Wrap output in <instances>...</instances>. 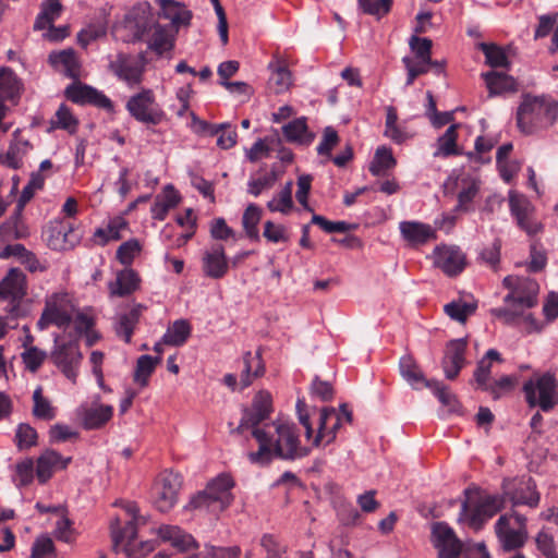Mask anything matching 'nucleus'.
Wrapping results in <instances>:
<instances>
[{
  "label": "nucleus",
  "instance_id": "1",
  "mask_svg": "<svg viewBox=\"0 0 558 558\" xmlns=\"http://www.w3.org/2000/svg\"><path fill=\"white\" fill-rule=\"evenodd\" d=\"M271 403L269 392L256 393L251 408L244 410L238 427L239 433L251 430L257 440L259 448L250 452L248 459L260 465L269 463L275 457L286 460L306 457L313 448L329 445L336 439L337 430L341 426V415L348 423L352 421V413L345 404L340 407L339 412L333 408H323L313 421L308 414H302L299 403L300 422L306 438V442L302 445L293 423L283 420L266 422L272 411Z\"/></svg>",
  "mask_w": 558,
  "mask_h": 558
},
{
  "label": "nucleus",
  "instance_id": "2",
  "mask_svg": "<svg viewBox=\"0 0 558 558\" xmlns=\"http://www.w3.org/2000/svg\"><path fill=\"white\" fill-rule=\"evenodd\" d=\"M502 283L510 290L504 299L508 306L494 308L492 314L508 325L514 324L521 318L520 323L527 333L542 331L544 323L536 319L532 314H524L525 310L537 305L539 293L537 281L525 277L508 276Z\"/></svg>",
  "mask_w": 558,
  "mask_h": 558
},
{
  "label": "nucleus",
  "instance_id": "3",
  "mask_svg": "<svg viewBox=\"0 0 558 558\" xmlns=\"http://www.w3.org/2000/svg\"><path fill=\"white\" fill-rule=\"evenodd\" d=\"M558 117V102L546 96L524 95L517 111V125L524 134L551 126Z\"/></svg>",
  "mask_w": 558,
  "mask_h": 558
},
{
  "label": "nucleus",
  "instance_id": "4",
  "mask_svg": "<svg viewBox=\"0 0 558 558\" xmlns=\"http://www.w3.org/2000/svg\"><path fill=\"white\" fill-rule=\"evenodd\" d=\"M233 487V478L229 474H220L191 499L189 507L218 514L233 502L234 496L231 492Z\"/></svg>",
  "mask_w": 558,
  "mask_h": 558
},
{
  "label": "nucleus",
  "instance_id": "5",
  "mask_svg": "<svg viewBox=\"0 0 558 558\" xmlns=\"http://www.w3.org/2000/svg\"><path fill=\"white\" fill-rule=\"evenodd\" d=\"M125 511L131 517V520L125 527L121 529L119 519L112 521L110 525L113 549L116 551L122 550L128 557L137 553L145 555L153 551L155 549V544L151 541L142 543L140 550L133 549V541L136 537V525L143 521V518L137 514V506L133 502H129L125 506Z\"/></svg>",
  "mask_w": 558,
  "mask_h": 558
},
{
  "label": "nucleus",
  "instance_id": "6",
  "mask_svg": "<svg viewBox=\"0 0 558 558\" xmlns=\"http://www.w3.org/2000/svg\"><path fill=\"white\" fill-rule=\"evenodd\" d=\"M523 391L532 408L539 407L542 411L549 412L558 405V380L549 372L534 375L524 383Z\"/></svg>",
  "mask_w": 558,
  "mask_h": 558
},
{
  "label": "nucleus",
  "instance_id": "7",
  "mask_svg": "<svg viewBox=\"0 0 558 558\" xmlns=\"http://www.w3.org/2000/svg\"><path fill=\"white\" fill-rule=\"evenodd\" d=\"M75 311L76 304L70 293L64 291L54 292L46 298L37 327L40 330L48 328L50 325L65 328L72 323Z\"/></svg>",
  "mask_w": 558,
  "mask_h": 558
},
{
  "label": "nucleus",
  "instance_id": "8",
  "mask_svg": "<svg viewBox=\"0 0 558 558\" xmlns=\"http://www.w3.org/2000/svg\"><path fill=\"white\" fill-rule=\"evenodd\" d=\"M508 199L510 213L522 231L531 238L543 232L544 227L535 217V208L524 195L510 191Z\"/></svg>",
  "mask_w": 558,
  "mask_h": 558
},
{
  "label": "nucleus",
  "instance_id": "9",
  "mask_svg": "<svg viewBox=\"0 0 558 558\" xmlns=\"http://www.w3.org/2000/svg\"><path fill=\"white\" fill-rule=\"evenodd\" d=\"M526 519L514 512L509 515H501L496 523L497 536L506 550L517 549L526 539Z\"/></svg>",
  "mask_w": 558,
  "mask_h": 558
},
{
  "label": "nucleus",
  "instance_id": "10",
  "mask_svg": "<svg viewBox=\"0 0 558 558\" xmlns=\"http://www.w3.org/2000/svg\"><path fill=\"white\" fill-rule=\"evenodd\" d=\"M126 109L135 120L146 124H159L165 117L151 89H143L132 96L126 102Z\"/></svg>",
  "mask_w": 558,
  "mask_h": 558
},
{
  "label": "nucleus",
  "instance_id": "11",
  "mask_svg": "<svg viewBox=\"0 0 558 558\" xmlns=\"http://www.w3.org/2000/svg\"><path fill=\"white\" fill-rule=\"evenodd\" d=\"M500 508V499L494 496L483 497L476 504L468 499L462 504L459 521L468 523L474 530H478L484 522L495 515Z\"/></svg>",
  "mask_w": 558,
  "mask_h": 558
},
{
  "label": "nucleus",
  "instance_id": "12",
  "mask_svg": "<svg viewBox=\"0 0 558 558\" xmlns=\"http://www.w3.org/2000/svg\"><path fill=\"white\" fill-rule=\"evenodd\" d=\"M181 485V476L172 471H163L158 476L153 487V496L159 511L167 512L173 508L178 501Z\"/></svg>",
  "mask_w": 558,
  "mask_h": 558
},
{
  "label": "nucleus",
  "instance_id": "13",
  "mask_svg": "<svg viewBox=\"0 0 558 558\" xmlns=\"http://www.w3.org/2000/svg\"><path fill=\"white\" fill-rule=\"evenodd\" d=\"M44 235L47 245L54 251L71 250L81 241V234L75 225L65 219L51 221Z\"/></svg>",
  "mask_w": 558,
  "mask_h": 558
},
{
  "label": "nucleus",
  "instance_id": "14",
  "mask_svg": "<svg viewBox=\"0 0 558 558\" xmlns=\"http://www.w3.org/2000/svg\"><path fill=\"white\" fill-rule=\"evenodd\" d=\"M434 266L448 277L460 275L466 267L465 253L456 245L441 244L433 252Z\"/></svg>",
  "mask_w": 558,
  "mask_h": 558
},
{
  "label": "nucleus",
  "instance_id": "15",
  "mask_svg": "<svg viewBox=\"0 0 558 558\" xmlns=\"http://www.w3.org/2000/svg\"><path fill=\"white\" fill-rule=\"evenodd\" d=\"M504 492L513 506L526 505L531 508L538 506L539 494L536 492V485L531 477L505 481Z\"/></svg>",
  "mask_w": 558,
  "mask_h": 558
},
{
  "label": "nucleus",
  "instance_id": "16",
  "mask_svg": "<svg viewBox=\"0 0 558 558\" xmlns=\"http://www.w3.org/2000/svg\"><path fill=\"white\" fill-rule=\"evenodd\" d=\"M53 363L64 374L66 378L76 381L77 368L83 355L80 351L77 341H71L59 345L52 353Z\"/></svg>",
  "mask_w": 558,
  "mask_h": 558
},
{
  "label": "nucleus",
  "instance_id": "17",
  "mask_svg": "<svg viewBox=\"0 0 558 558\" xmlns=\"http://www.w3.org/2000/svg\"><path fill=\"white\" fill-rule=\"evenodd\" d=\"M26 295V276L19 268H11L0 281V301H10L14 313Z\"/></svg>",
  "mask_w": 558,
  "mask_h": 558
},
{
  "label": "nucleus",
  "instance_id": "18",
  "mask_svg": "<svg viewBox=\"0 0 558 558\" xmlns=\"http://www.w3.org/2000/svg\"><path fill=\"white\" fill-rule=\"evenodd\" d=\"M432 536L440 558H459L462 551V543L448 524L444 522L435 523L432 527Z\"/></svg>",
  "mask_w": 558,
  "mask_h": 558
},
{
  "label": "nucleus",
  "instance_id": "19",
  "mask_svg": "<svg viewBox=\"0 0 558 558\" xmlns=\"http://www.w3.org/2000/svg\"><path fill=\"white\" fill-rule=\"evenodd\" d=\"M144 68L145 63L143 58L128 54H119L117 59L110 63L111 71L130 86L137 85L142 82Z\"/></svg>",
  "mask_w": 558,
  "mask_h": 558
},
{
  "label": "nucleus",
  "instance_id": "20",
  "mask_svg": "<svg viewBox=\"0 0 558 558\" xmlns=\"http://www.w3.org/2000/svg\"><path fill=\"white\" fill-rule=\"evenodd\" d=\"M72 461L71 457L64 458L53 449H46L36 461V477L39 483L48 482L54 472L64 470Z\"/></svg>",
  "mask_w": 558,
  "mask_h": 558
},
{
  "label": "nucleus",
  "instance_id": "21",
  "mask_svg": "<svg viewBox=\"0 0 558 558\" xmlns=\"http://www.w3.org/2000/svg\"><path fill=\"white\" fill-rule=\"evenodd\" d=\"M49 64L58 72L74 81L82 74V64L74 49L52 51L48 56Z\"/></svg>",
  "mask_w": 558,
  "mask_h": 558
},
{
  "label": "nucleus",
  "instance_id": "22",
  "mask_svg": "<svg viewBox=\"0 0 558 558\" xmlns=\"http://www.w3.org/2000/svg\"><path fill=\"white\" fill-rule=\"evenodd\" d=\"M202 269L205 276L213 279H220L227 275L229 264L222 245L215 244L204 253Z\"/></svg>",
  "mask_w": 558,
  "mask_h": 558
},
{
  "label": "nucleus",
  "instance_id": "23",
  "mask_svg": "<svg viewBox=\"0 0 558 558\" xmlns=\"http://www.w3.org/2000/svg\"><path fill=\"white\" fill-rule=\"evenodd\" d=\"M159 537L169 543L177 551L194 554L197 550V543L194 537L185 533L179 526L163 525L158 529Z\"/></svg>",
  "mask_w": 558,
  "mask_h": 558
},
{
  "label": "nucleus",
  "instance_id": "24",
  "mask_svg": "<svg viewBox=\"0 0 558 558\" xmlns=\"http://www.w3.org/2000/svg\"><path fill=\"white\" fill-rule=\"evenodd\" d=\"M129 230V221L123 215L110 217L105 227L97 228L92 236L95 245L105 246L111 241H119Z\"/></svg>",
  "mask_w": 558,
  "mask_h": 558
},
{
  "label": "nucleus",
  "instance_id": "25",
  "mask_svg": "<svg viewBox=\"0 0 558 558\" xmlns=\"http://www.w3.org/2000/svg\"><path fill=\"white\" fill-rule=\"evenodd\" d=\"M113 414L111 405L92 403L89 405H82L78 409L82 425L85 429H98L107 424Z\"/></svg>",
  "mask_w": 558,
  "mask_h": 558
},
{
  "label": "nucleus",
  "instance_id": "26",
  "mask_svg": "<svg viewBox=\"0 0 558 558\" xmlns=\"http://www.w3.org/2000/svg\"><path fill=\"white\" fill-rule=\"evenodd\" d=\"M24 92V85L15 72L8 66H0V100L16 106Z\"/></svg>",
  "mask_w": 558,
  "mask_h": 558
},
{
  "label": "nucleus",
  "instance_id": "27",
  "mask_svg": "<svg viewBox=\"0 0 558 558\" xmlns=\"http://www.w3.org/2000/svg\"><path fill=\"white\" fill-rule=\"evenodd\" d=\"M142 279L133 268L125 267L117 272L116 280L108 283L110 296H128L141 288Z\"/></svg>",
  "mask_w": 558,
  "mask_h": 558
},
{
  "label": "nucleus",
  "instance_id": "28",
  "mask_svg": "<svg viewBox=\"0 0 558 558\" xmlns=\"http://www.w3.org/2000/svg\"><path fill=\"white\" fill-rule=\"evenodd\" d=\"M466 342L462 339L451 341L446 349L442 368L448 379H454L465 362Z\"/></svg>",
  "mask_w": 558,
  "mask_h": 558
},
{
  "label": "nucleus",
  "instance_id": "29",
  "mask_svg": "<svg viewBox=\"0 0 558 558\" xmlns=\"http://www.w3.org/2000/svg\"><path fill=\"white\" fill-rule=\"evenodd\" d=\"M159 5L160 16L169 20L177 31L191 24L193 14L185 4L175 0H159Z\"/></svg>",
  "mask_w": 558,
  "mask_h": 558
},
{
  "label": "nucleus",
  "instance_id": "30",
  "mask_svg": "<svg viewBox=\"0 0 558 558\" xmlns=\"http://www.w3.org/2000/svg\"><path fill=\"white\" fill-rule=\"evenodd\" d=\"M181 197L173 185L168 184L162 189V192L155 198L151 206V217L156 220H165L169 210L179 205Z\"/></svg>",
  "mask_w": 558,
  "mask_h": 558
},
{
  "label": "nucleus",
  "instance_id": "31",
  "mask_svg": "<svg viewBox=\"0 0 558 558\" xmlns=\"http://www.w3.org/2000/svg\"><path fill=\"white\" fill-rule=\"evenodd\" d=\"M402 236L412 244H424L436 239V231L429 225L417 221H403L400 223Z\"/></svg>",
  "mask_w": 558,
  "mask_h": 558
},
{
  "label": "nucleus",
  "instance_id": "32",
  "mask_svg": "<svg viewBox=\"0 0 558 558\" xmlns=\"http://www.w3.org/2000/svg\"><path fill=\"white\" fill-rule=\"evenodd\" d=\"M265 373V365L259 352H246L243 355V369L241 374L242 388L248 387L256 378H259Z\"/></svg>",
  "mask_w": 558,
  "mask_h": 558
},
{
  "label": "nucleus",
  "instance_id": "33",
  "mask_svg": "<svg viewBox=\"0 0 558 558\" xmlns=\"http://www.w3.org/2000/svg\"><path fill=\"white\" fill-rule=\"evenodd\" d=\"M265 373V365L259 352H246L243 355V369L241 374L242 388L248 387L256 378H259Z\"/></svg>",
  "mask_w": 558,
  "mask_h": 558
},
{
  "label": "nucleus",
  "instance_id": "34",
  "mask_svg": "<svg viewBox=\"0 0 558 558\" xmlns=\"http://www.w3.org/2000/svg\"><path fill=\"white\" fill-rule=\"evenodd\" d=\"M145 310V305L135 304L129 313L121 314L119 316L116 325V332L119 337L123 338L126 343L131 342L133 331Z\"/></svg>",
  "mask_w": 558,
  "mask_h": 558
},
{
  "label": "nucleus",
  "instance_id": "35",
  "mask_svg": "<svg viewBox=\"0 0 558 558\" xmlns=\"http://www.w3.org/2000/svg\"><path fill=\"white\" fill-rule=\"evenodd\" d=\"M489 96L500 95L508 92H515L517 84L512 76L501 72L490 71L482 74Z\"/></svg>",
  "mask_w": 558,
  "mask_h": 558
},
{
  "label": "nucleus",
  "instance_id": "36",
  "mask_svg": "<svg viewBox=\"0 0 558 558\" xmlns=\"http://www.w3.org/2000/svg\"><path fill=\"white\" fill-rule=\"evenodd\" d=\"M149 31H151V35L148 39V45L157 54H162L173 48L174 37L169 33L166 26L154 23L149 27Z\"/></svg>",
  "mask_w": 558,
  "mask_h": 558
},
{
  "label": "nucleus",
  "instance_id": "37",
  "mask_svg": "<svg viewBox=\"0 0 558 558\" xmlns=\"http://www.w3.org/2000/svg\"><path fill=\"white\" fill-rule=\"evenodd\" d=\"M19 135L20 130H16L13 133V141L4 156V163L13 169H19L22 166L23 158L31 148L29 142L27 140L20 138Z\"/></svg>",
  "mask_w": 558,
  "mask_h": 558
},
{
  "label": "nucleus",
  "instance_id": "38",
  "mask_svg": "<svg viewBox=\"0 0 558 558\" xmlns=\"http://www.w3.org/2000/svg\"><path fill=\"white\" fill-rule=\"evenodd\" d=\"M402 61L408 71L407 85H412L417 76L429 72L434 68L438 73L442 71V64L432 59H412L411 57H404Z\"/></svg>",
  "mask_w": 558,
  "mask_h": 558
},
{
  "label": "nucleus",
  "instance_id": "39",
  "mask_svg": "<svg viewBox=\"0 0 558 558\" xmlns=\"http://www.w3.org/2000/svg\"><path fill=\"white\" fill-rule=\"evenodd\" d=\"M282 133L288 142L310 144L314 136L308 132L306 119L298 118L283 125Z\"/></svg>",
  "mask_w": 558,
  "mask_h": 558
},
{
  "label": "nucleus",
  "instance_id": "40",
  "mask_svg": "<svg viewBox=\"0 0 558 558\" xmlns=\"http://www.w3.org/2000/svg\"><path fill=\"white\" fill-rule=\"evenodd\" d=\"M459 128L460 124H452L438 137L434 157H449L459 154L457 144Z\"/></svg>",
  "mask_w": 558,
  "mask_h": 558
},
{
  "label": "nucleus",
  "instance_id": "41",
  "mask_svg": "<svg viewBox=\"0 0 558 558\" xmlns=\"http://www.w3.org/2000/svg\"><path fill=\"white\" fill-rule=\"evenodd\" d=\"M191 330L192 328L187 320L178 319L168 327L162 337V342L172 347L183 345L191 336Z\"/></svg>",
  "mask_w": 558,
  "mask_h": 558
},
{
  "label": "nucleus",
  "instance_id": "42",
  "mask_svg": "<svg viewBox=\"0 0 558 558\" xmlns=\"http://www.w3.org/2000/svg\"><path fill=\"white\" fill-rule=\"evenodd\" d=\"M397 165V160L392 155L391 148L386 146H379L374 155V158L369 165V172L373 175L379 177L385 175L386 172Z\"/></svg>",
  "mask_w": 558,
  "mask_h": 558
},
{
  "label": "nucleus",
  "instance_id": "43",
  "mask_svg": "<svg viewBox=\"0 0 558 558\" xmlns=\"http://www.w3.org/2000/svg\"><path fill=\"white\" fill-rule=\"evenodd\" d=\"M62 12L60 0H45L40 5V12L36 17L34 29L43 31L52 24Z\"/></svg>",
  "mask_w": 558,
  "mask_h": 558
},
{
  "label": "nucleus",
  "instance_id": "44",
  "mask_svg": "<svg viewBox=\"0 0 558 558\" xmlns=\"http://www.w3.org/2000/svg\"><path fill=\"white\" fill-rule=\"evenodd\" d=\"M293 182L288 181L284 186L267 203V208L271 213L289 215L293 209L292 199Z\"/></svg>",
  "mask_w": 558,
  "mask_h": 558
},
{
  "label": "nucleus",
  "instance_id": "45",
  "mask_svg": "<svg viewBox=\"0 0 558 558\" xmlns=\"http://www.w3.org/2000/svg\"><path fill=\"white\" fill-rule=\"evenodd\" d=\"M494 361L502 362V359L498 351L490 349L477 364V367L474 372V379L481 389L486 387L493 380L490 378V367Z\"/></svg>",
  "mask_w": 558,
  "mask_h": 558
},
{
  "label": "nucleus",
  "instance_id": "46",
  "mask_svg": "<svg viewBox=\"0 0 558 558\" xmlns=\"http://www.w3.org/2000/svg\"><path fill=\"white\" fill-rule=\"evenodd\" d=\"M33 415L43 421H52L57 415V409L51 401L43 395V388L38 386L33 393Z\"/></svg>",
  "mask_w": 558,
  "mask_h": 558
},
{
  "label": "nucleus",
  "instance_id": "47",
  "mask_svg": "<svg viewBox=\"0 0 558 558\" xmlns=\"http://www.w3.org/2000/svg\"><path fill=\"white\" fill-rule=\"evenodd\" d=\"M50 126L51 129H60L74 134L78 128V120L68 106L61 105L51 118Z\"/></svg>",
  "mask_w": 558,
  "mask_h": 558
},
{
  "label": "nucleus",
  "instance_id": "48",
  "mask_svg": "<svg viewBox=\"0 0 558 558\" xmlns=\"http://www.w3.org/2000/svg\"><path fill=\"white\" fill-rule=\"evenodd\" d=\"M142 251V242L137 239H130L118 246L116 259L124 267L131 268V265L141 255Z\"/></svg>",
  "mask_w": 558,
  "mask_h": 558
},
{
  "label": "nucleus",
  "instance_id": "49",
  "mask_svg": "<svg viewBox=\"0 0 558 558\" xmlns=\"http://www.w3.org/2000/svg\"><path fill=\"white\" fill-rule=\"evenodd\" d=\"M161 362V357H153L150 355H142L138 357L134 372V381L141 387L148 385L149 377L154 373L157 364Z\"/></svg>",
  "mask_w": 558,
  "mask_h": 558
},
{
  "label": "nucleus",
  "instance_id": "50",
  "mask_svg": "<svg viewBox=\"0 0 558 558\" xmlns=\"http://www.w3.org/2000/svg\"><path fill=\"white\" fill-rule=\"evenodd\" d=\"M262 218V209L255 205L250 204L243 213L242 226L243 229L251 240L257 241L259 239L258 223Z\"/></svg>",
  "mask_w": 558,
  "mask_h": 558
},
{
  "label": "nucleus",
  "instance_id": "51",
  "mask_svg": "<svg viewBox=\"0 0 558 558\" xmlns=\"http://www.w3.org/2000/svg\"><path fill=\"white\" fill-rule=\"evenodd\" d=\"M518 384V377L512 375L501 376L497 380H492L483 390L490 393L494 399H499L510 393Z\"/></svg>",
  "mask_w": 558,
  "mask_h": 558
},
{
  "label": "nucleus",
  "instance_id": "52",
  "mask_svg": "<svg viewBox=\"0 0 558 558\" xmlns=\"http://www.w3.org/2000/svg\"><path fill=\"white\" fill-rule=\"evenodd\" d=\"M400 372L403 378L412 386L424 384L426 386L427 379L424 378L423 373L411 356H404L400 361Z\"/></svg>",
  "mask_w": 558,
  "mask_h": 558
},
{
  "label": "nucleus",
  "instance_id": "53",
  "mask_svg": "<svg viewBox=\"0 0 558 558\" xmlns=\"http://www.w3.org/2000/svg\"><path fill=\"white\" fill-rule=\"evenodd\" d=\"M476 310V303L474 302H464V301H453L447 305H445L446 314L452 319L464 323L469 316H471Z\"/></svg>",
  "mask_w": 558,
  "mask_h": 558
},
{
  "label": "nucleus",
  "instance_id": "54",
  "mask_svg": "<svg viewBox=\"0 0 558 558\" xmlns=\"http://www.w3.org/2000/svg\"><path fill=\"white\" fill-rule=\"evenodd\" d=\"M426 387L429 388L439 399V401L449 408L451 412H458L460 404L453 393L437 380L426 381Z\"/></svg>",
  "mask_w": 558,
  "mask_h": 558
},
{
  "label": "nucleus",
  "instance_id": "55",
  "mask_svg": "<svg viewBox=\"0 0 558 558\" xmlns=\"http://www.w3.org/2000/svg\"><path fill=\"white\" fill-rule=\"evenodd\" d=\"M21 357L25 368L32 373H35L46 360L47 354L45 351L38 349L37 347L27 345L24 343V351L21 354Z\"/></svg>",
  "mask_w": 558,
  "mask_h": 558
},
{
  "label": "nucleus",
  "instance_id": "56",
  "mask_svg": "<svg viewBox=\"0 0 558 558\" xmlns=\"http://www.w3.org/2000/svg\"><path fill=\"white\" fill-rule=\"evenodd\" d=\"M280 143L281 142L279 138H259L247 150L246 156L251 162H256L263 158L268 157L270 150L272 149V145H280Z\"/></svg>",
  "mask_w": 558,
  "mask_h": 558
},
{
  "label": "nucleus",
  "instance_id": "57",
  "mask_svg": "<svg viewBox=\"0 0 558 558\" xmlns=\"http://www.w3.org/2000/svg\"><path fill=\"white\" fill-rule=\"evenodd\" d=\"M547 265V256L543 246L537 242L533 241L530 245V258L526 263V269L530 272H539Z\"/></svg>",
  "mask_w": 558,
  "mask_h": 558
},
{
  "label": "nucleus",
  "instance_id": "58",
  "mask_svg": "<svg viewBox=\"0 0 558 558\" xmlns=\"http://www.w3.org/2000/svg\"><path fill=\"white\" fill-rule=\"evenodd\" d=\"M264 238L271 243H286L289 241V233L283 225L267 220L264 223Z\"/></svg>",
  "mask_w": 558,
  "mask_h": 558
},
{
  "label": "nucleus",
  "instance_id": "59",
  "mask_svg": "<svg viewBox=\"0 0 558 558\" xmlns=\"http://www.w3.org/2000/svg\"><path fill=\"white\" fill-rule=\"evenodd\" d=\"M65 95L73 102L89 104L92 96L95 95V88L75 82L65 89Z\"/></svg>",
  "mask_w": 558,
  "mask_h": 558
},
{
  "label": "nucleus",
  "instance_id": "60",
  "mask_svg": "<svg viewBox=\"0 0 558 558\" xmlns=\"http://www.w3.org/2000/svg\"><path fill=\"white\" fill-rule=\"evenodd\" d=\"M37 432L28 424H20L15 434L16 446L20 449H27L37 444Z\"/></svg>",
  "mask_w": 558,
  "mask_h": 558
},
{
  "label": "nucleus",
  "instance_id": "61",
  "mask_svg": "<svg viewBox=\"0 0 558 558\" xmlns=\"http://www.w3.org/2000/svg\"><path fill=\"white\" fill-rule=\"evenodd\" d=\"M72 322L76 332L84 333L94 328L96 318L92 308H84L82 311L76 308Z\"/></svg>",
  "mask_w": 558,
  "mask_h": 558
},
{
  "label": "nucleus",
  "instance_id": "62",
  "mask_svg": "<svg viewBox=\"0 0 558 558\" xmlns=\"http://www.w3.org/2000/svg\"><path fill=\"white\" fill-rule=\"evenodd\" d=\"M482 50L485 54L487 64L490 66L501 68L508 65V58L501 48L495 45L482 44Z\"/></svg>",
  "mask_w": 558,
  "mask_h": 558
},
{
  "label": "nucleus",
  "instance_id": "63",
  "mask_svg": "<svg viewBox=\"0 0 558 558\" xmlns=\"http://www.w3.org/2000/svg\"><path fill=\"white\" fill-rule=\"evenodd\" d=\"M277 181L275 172L265 173L256 179H252L248 182V193L258 196L263 191L270 190Z\"/></svg>",
  "mask_w": 558,
  "mask_h": 558
},
{
  "label": "nucleus",
  "instance_id": "64",
  "mask_svg": "<svg viewBox=\"0 0 558 558\" xmlns=\"http://www.w3.org/2000/svg\"><path fill=\"white\" fill-rule=\"evenodd\" d=\"M54 554V545L52 539L47 535L36 538L32 547V558H48Z\"/></svg>",
  "mask_w": 558,
  "mask_h": 558
}]
</instances>
